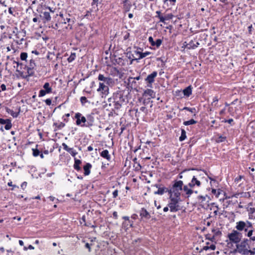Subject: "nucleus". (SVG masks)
I'll return each mask as SVG.
<instances>
[{
    "label": "nucleus",
    "instance_id": "f257e3e1",
    "mask_svg": "<svg viewBox=\"0 0 255 255\" xmlns=\"http://www.w3.org/2000/svg\"><path fill=\"white\" fill-rule=\"evenodd\" d=\"M128 103L127 96L125 95L124 91H121L114 93L113 96L108 99L107 105L109 104L112 111H115L119 110L123 105H126Z\"/></svg>",
    "mask_w": 255,
    "mask_h": 255
},
{
    "label": "nucleus",
    "instance_id": "f03ea898",
    "mask_svg": "<svg viewBox=\"0 0 255 255\" xmlns=\"http://www.w3.org/2000/svg\"><path fill=\"white\" fill-rule=\"evenodd\" d=\"M73 119H76L77 126L82 127L91 128L94 126L95 119L94 114L91 113L86 115V117L80 113H76Z\"/></svg>",
    "mask_w": 255,
    "mask_h": 255
},
{
    "label": "nucleus",
    "instance_id": "7ed1b4c3",
    "mask_svg": "<svg viewBox=\"0 0 255 255\" xmlns=\"http://www.w3.org/2000/svg\"><path fill=\"white\" fill-rule=\"evenodd\" d=\"M236 229L240 232H244L247 237L253 235L255 231L254 224L248 220L239 221L236 223Z\"/></svg>",
    "mask_w": 255,
    "mask_h": 255
},
{
    "label": "nucleus",
    "instance_id": "20e7f679",
    "mask_svg": "<svg viewBox=\"0 0 255 255\" xmlns=\"http://www.w3.org/2000/svg\"><path fill=\"white\" fill-rule=\"evenodd\" d=\"M183 186V182L182 180H174L172 186L169 189V195L180 198V192L182 190Z\"/></svg>",
    "mask_w": 255,
    "mask_h": 255
},
{
    "label": "nucleus",
    "instance_id": "39448f33",
    "mask_svg": "<svg viewBox=\"0 0 255 255\" xmlns=\"http://www.w3.org/2000/svg\"><path fill=\"white\" fill-rule=\"evenodd\" d=\"M170 202L168 204V206L170 209L171 212H176L179 210V202L180 201V198H177L169 196Z\"/></svg>",
    "mask_w": 255,
    "mask_h": 255
},
{
    "label": "nucleus",
    "instance_id": "423d86ee",
    "mask_svg": "<svg viewBox=\"0 0 255 255\" xmlns=\"http://www.w3.org/2000/svg\"><path fill=\"white\" fill-rule=\"evenodd\" d=\"M242 234L237 230H233L228 235V238L231 242L234 244H238L240 242Z\"/></svg>",
    "mask_w": 255,
    "mask_h": 255
},
{
    "label": "nucleus",
    "instance_id": "0eeeda50",
    "mask_svg": "<svg viewBox=\"0 0 255 255\" xmlns=\"http://www.w3.org/2000/svg\"><path fill=\"white\" fill-rule=\"evenodd\" d=\"M67 13L65 12V13H63L62 12H60L59 13V16L61 18L60 20L61 22L62 23L66 24L67 23H68V27H69L70 29H72V25L74 23V18H71L70 17H67Z\"/></svg>",
    "mask_w": 255,
    "mask_h": 255
},
{
    "label": "nucleus",
    "instance_id": "6e6552de",
    "mask_svg": "<svg viewBox=\"0 0 255 255\" xmlns=\"http://www.w3.org/2000/svg\"><path fill=\"white\" fill-rule=\"evenodd\" d=\"M109 88L104 83H100L99 87L97 89L98 92L101 93V96L102 98L106 97L109 94Z\"/></svg>",
    "mask_w": 255,
    "mask_h": 255
},
{
    "label": "nucleus",
    "instance_id": "1a4fd4ad",
    "mask_svg": "<svg viewBox=\"0 0 255 255\" xmlns=\"http://www.w3.org/2000/svg\"><path fill=\"white\" fill-rule=\"evenodd\" d=\"M46 9H48V11L45 10L41 11V14L40 15L41 18L43 20V22L44 23L48 22L51 20L50 12H54V11L52 10L51 8L50 7H46Z\"/></svg>",
    "mask_w": 255,
    "mask_h": 255
},
{
    "label": "nucleus",
    "instance_id": "9d476101",
    "mask_svg": "<svg viewBox=\"0 0 255 255\" xmlns=\"http://www.w3.org/2000/svg\"><path fill=\"white\" fill-rule=\"evenodd\" d=\"M157 75L156 71H153L150 74L148 75L145 78V81L147 83V87L152 88V84L154 82V79Z\"/></svg>",
    "mask_w": 255,
    "mask_h": 255
},
{
    "label": "nucleus",
    "instance_id": "9b49d317",
    "mask_svg": "<svg viewBox=\"0 0 255 255\" xmlns=\"http://www.w3.org/2000/svg\"><path fill=\"white\" fill-rule=\"evenodd\" d=\"M128 85L132 89L137 90L139 83L135 80L133 77H129L128 79Z\"/></svg>",
    "mask_w": 255,
    "mask_h": 255
},
{
    "label": "nucleus",
    "instance_id": "f8f14e48",
    "mask_svg": "<svg viewBox=\"0 0 255 255\" xmlns=\"http://www.w3.org/2000/svg\"><path fill=\"white\" fill-rule=\"evenodd\" d=\"M201 185V182L197 179L196 176H193L191 181L188 183V186L191 188H194L195 186L199 187Z\"/></svg>",
    "mask_w": 255,
    "mask_h": 255
},
{
    "label": "nucleus",
    "instance_id": "ddd939ff",
    "mask_svg": "<svg viewBox=\"0 0 255 255\" xmlns=\"http://www.w3.org/2000/svg\"><path fill=\"white\" fill-rule=\"evenodd\" d=\"M250 240L247 238H244L240 244L237 245L238 251L245 249L250 248L249 246Z\"/></svg>",
    "mask_w": 255,
    "mask_h": 255
},
{
    "label": "nucleus",
    "instance_id": "4468645a",
    "mask_svg": "<svg viewBox=\"0 0 255 255\" xmlns=\"http://www.w3.org/2000/svg\"><path fill=\"white\" fill-rule=\"evenodd\" d=\"M11 121L9 119H0V124L1 125H5L4 128L6 130L10 129L12 127Z\"/></svg>",
    "mask_w": 255,
    "mask_h": 255
},
{
    "label": "nucleus",
    "instance_id": "2eb2a0df",
    "mask_svg": "<svg viewBox=\"0 0 255 255\" xmlns=\"http://www.w3.org/2000/svg\"><path fill=\"white\" fill-rule=\"evenodd\" d=\"M189 187L188 184L183 186V189L185 192V197L189 198L191 195L194 193V190Z\"/></svg>",
    "mask_w": 255,
    "mask_h": 255
},
{
    "label": "nucleus",
    "instance_id": "dca6fc26",
    "mask_svg": "<svg viewBox=\"0 0 255 255\" xmlns=\"http://www.w3.org/2000/svg\"><path fill=\"white\" fill-rule=\"evenodd\" d=\"M248 212L249 219L251 220L255 219V208L245 207Z\"/></svg>",
    "mask_w": 255,
    "mask_h": 255
},
{
    "label": "nucleus",
    "instance_id": "f3484780",
    "mask_svg": "<svg viewBox=\"0 0 255 255\" xmlns=\"http://www.w3.org/2000/svg\"><path fill=\"white\" fill-rule=\"evenodd\" d=\"M100 156L103 158L106 159L108 161H111V156L107 149H104L100 153Z\"/></svg>",
    "mask_w": 255,
    "mask_h": 255
},
{
    "label": "nucleus",
    "instance_id": "a211bd4d",
    "mask_svg": "<svg viewBox=\"0 0 255 255\" xmlns=\"http://www.w3.org/2000/svg\"><path fill=\"white\" fill-rule=\"evenodd\" d=\"M13 63L16 64V67H17L16 71L19 73V74L20 75V76L21 77V78H22L23 79L28 78V77L26 73L24 74L23 72L20 71L18 69L19 66H20L21 67L23 65L22 63H20L19 62H16L14 60L13 61Z\"/></svg>",
    "mask_w": 255,
    "mask_h": 255
},
{
    "label": "nucleus",
    "instance_id": "6ab92c4d",
    "mask_svg": "<svg viewBox=\"0 0 255 255\" xmlns=\"http://www.w3.org/2000/svg\"><path fill=\"white\" fill-rule=\"evenodd\" d=\"M198 42H194L193 40H191L188 44L186 45V48L188 49H194L199 45Z\"/></svg>",
    "mask_w": 255,
    "mask_h": 255
},
{
    "label": "nucleus",
    "instance_id": "aec40b11",
    "mask_svg": "<svg viewBox=\"0 0 255 255\" xmlns=\"http://www.w3.org/2000/svg\"><path fill=\"white\" fill-rule=\"evenodd\" d=\"M173 17V15L172 13H167L164 16L159 17V21L165 23L166 20H169Z\"/></svg>",
    "mask_w": 255,
    "mask_h": 255
},
{
    "label": "nucleus",
    "instance_id": "412c9836",
    "mask_svg": "<svg viewBox=\"0 0 255 255\" xmlns=\"http://www.w3.org/2000/svg\"><path fill=\"white\" fill-rule=\"evenodd\" d=\"M140 216L141 218H144L146 219H149L150 218V215L148 212L144 208L141 209L139 212Z\"/></svg>",
    "mask_w": 255,
    "mask_h": 255
},
{
    "label": "nucleus",
    "instance_id": "4be33fe9",
    "mask_svg": "<svg viewBox=\"0 0 255 255\" xmlns=\"http://www.w3.org/2000/svg\"><path fill=\"white\" fill-rule=\"evenodd\" d=\"M167 192L169 194V189L164 186H161L159 188L157 191L154 192L155 194H158L160 195H163L164 193Z\"/></svg>",
    "mask_w": 255,
    "mask_h": 255
},
{
    "label": "nucleus",
    "instance_id": "5701e85b",
    "mask_svg": "<svg viewBox=\"0 0 255 255\" xmlns=\"http://www.w3.org/2000/svg\"><path fill=\"white\" fill-rule=\"evenodd\" d=\"M143 96H149L150 98H154L155 97V93L152 90L147 89L144 91Z\"/></svg>",
    "mask_w": 255,
    "mask_h": 255
},
{
    "label": "nucleus",
    "instance_id": "b1692460",
    "mask_svg": "<svg viewBox=\"0 0 255 255\" xmlns=\"http://www.w3.org/2000/svg\"><path fill=\"white\" fill-rule=\"evenodd\" d=\"M92 165L90 163H87L83 167L84 175L87 176L90 174Z\"/></svg>",
    "mask_w": 255,
    "mask_h": 255
},
{
    "label": "nucleus",
    "instance_id": "393cba45",
    "mask_svg": "<svg viewBox=\"0 0 255 255\" xmlns=\"http://www.w3.org/2000/svg\"><path fill=\"white\" fill-rule=\"evenodd\" d=\"M82 162L80 159H77L76 158H74V164L73 165V167L75 170L77 171H80L81 170V167L80 165L81 164Z\"/></svg>",
    "mask_w": 255,
    "mask_h": 255
},
{
    "label": "nucleus",
    "instance_id": "a878e982",
    "mask_svg": "<svg viewBox=\"0 0 255 255\" xmlns=\"http://www.w3.org/2000/svg\"><path fill=\"white\" fill-rule=\"evenodd\" d=\"M192 93V87L191 85H189L183 90V93L184 96L186 97H189Z\"/></svg>",
    "mask_w": 255,
    "mask_h": 255
},
{
    "label": "nucleus",
    "instance_id": "bb28decb",
    "mask_svg": "<svg viewBox=\"0 0 255 255\" xmlns=\"http://www.w3.org/2000/svg\"><path fill=\"white\" fill-rule=\"evenodd\" d=\"M24 68L26 69L27 70L26 74H27L28 77L33 76L34 75V71L33 70L34 68H32L28 67L26 65H24Z\"/></svg>",
    "mask_w": 255,
    "mask_h": 255
},
{
    "label": "nucleus",
    "instance_id": "cd10ccee",
    "mask_svg": "<svg viewBox=\"0 0 255 255\" xmlns=\"http://www.w3.org/2000/svg\"><path fill=\"white\" fill-rule=\"evenodd\" d=\"M137 53L139 54L138 58L132 59L131 61H132L134 60H137L138 59H142V58L145 57L146 56H147V55H149L151 53L148 51H146L145 52H141L138 51V52H137ZM131 63H132V62H131Z\"/></svg>",
    "mask_w": 255,
    "mask_h": 255
},
{
    "label": "nucleus",
    "instance_id": "c85d7f7f",
    "mask_svg": "<svg viewBox=\"0 0 255 255\" xmlns=\"http://www.w3.org/2000/svg\"><path fill=\"white\" fill-rule=\"evenodd\" d=\"M181 133L180 136L179 138V140L180 141H183L187 137L186 132V131L185 130V129L183 128H181Z\"/></svg>",
    "mask_w": 255,
    "mask_h": 255
},
{
    "label": "nucleus",
    "instance_id": "c756f323",
    "mask_svg": "<svg viewBox=\"0 0 255 255\" xmlns=\"http://www.w3.org/2000/svg\"><path fill=\"white\" fill-rule=\"evenodd\" d=\"M227 137L225 136H222L221 135H219L218 137L216 139V142L217 143H221L224 142L226 140Z\"/></svg>",
    "mask_w": 255,
    "mask_h": 255
},
{
    "label": "nucleus",
    "instance_id": "7c9ffc66",
    "mask_svg": "<svg viewBox=\"0 0 255 255\" xmlns=\"http://www.w3.org/2000/svg\"><path fill=\"white\" fill-rule=\"evenodd\" d=\"M44 90L46 91L47 93H50L52 92V88L50 86V84L49 83H45L43 86Z\"/></svg>",
    "mask_w": 255,
    "mask_h": 255
},
{
    "label": "nucleus",
    "instance_id": "2f4dec72",
    "mask_svg": "<svg viewBox=\"0 0 255 255\" xmlns=\"http://www.w3.org/2000/svg\"><path fill=\"white\" fill-rule=\"evenodd\" d=\"M219 100V98L218 96H215L213 98V102L211 104V106L212 107H217L218 103Z\"/></svg>",
    "mask_w": 255,
    "mask_h": 255
},
{
    "label": "nucleus",
    "instance_id": "473e14b6",
    "mask_svg": "<svg viewBox=\"0 0 255 255\" xmlns=\"http://www.w3.org/2000/svg\"><path fill=\"white\" fill-rule=\"evenodd\" d=\"M197 123V122L194 119H191L189 121H184L183 122V125L184 126H187L191 125H194L196 124Z\"/></svg>",
    "mask_w": 255,
    "mask_h": 255
},
{
    "label": "nucleus",
    "instance_id": "72a5a7b5",
    "mask_svg": "<svg viewBox=\"0 0 255 255\" xmlns=\"http://www.w3.org/2000/svg\"><path fill=\"white\" fill-rule=\"evenodd\" d=\"M76 57V53L74 52L71 53L70 56L68 58L67 61L69 63H71L74 60H75Z\"/></svg>",
    "mask_w": 255,
    "mask_h": 255
},
{
    "label": "nucleus",
    "instance_id": "f704fd0d",
    "mask_svg": "<svg viewBox=\"0 0 255 255\" xmlns=\"http://www.w3.org/2000/svg\"><path fill=\"white\" fill-rule=\"evenodd\" d=\"M6 112L8 114H10L11 115V116H12L13 118L17 117V116H18V114H19L18 113L14 112L13 111H12V110H10L8 108L6 109Z\"/></svg>",
    "mask_w": 255,
    "mask_h": 255
},
{
    "label": "nucleus",
    "instance_id": "c9c22d12",
    "mask_svg": "<svg viewBox=\"0 0 255 255\" xmlns=\"http://www.w3.org/2000/svg\"><path fill=\"white\" fill-rule=\"evenodd\" d=\"M131 7V4L129 2L123 4V8L125 12H128L130 10Z\"/></svg>",
    "mask_w": 255,
    "mask_h": 255
},
{
    "label": "nucleus",
    "instance_id": "e433bc0d",
    "mask_svg": "<svg viewBox=\"0 0 255 255\" xmlns=\"http://www.w3.org/2000/svg\"><path fill=\"white\" fill-rule=\"evenodd\" d=\"M222 190L219 189L217 191L214 188H212V193L216 196V197L218 198L221 194Z\"/></svg>",
    "mask_w": 255,
    "mask_h": 255
},
{
    "label": "nucleus",
    "instance_id": "4c0bfd02",
    "mask_svg": "<svg viewBox=\"0 0 255 255\" xmlns=\"http://www.w3.org/2000/svg\"><path fill=\"white\" fill-rule=\"evenodd\" d=\"M212 233H214L213 236H215V237H217V236H219L222 234L221 232L220 231L219 229H218V228L213 229L212 230Z\"/></svg>",
    "mask_w": 255,
    "mask_h": 255
},
{
    "label": "nucleus",
    "instance_id": "58836bf2",
    "mask_svg": "<svg viewBox=\"0 0 255 255\" xmlns=\"http://www.w3.org/2000/svg\"><path fill=\"white\" fill-rule=\"evenodd\" d=\"M110 79V78H109L108 77H105L102 74H99L98 76V80L100 81H103L105 82H108V80Z\"/></svg>",
    "mask_w": 255,
    "mask_h": 255
},
{
    "label": "nucleus",
    "instance_id": "ea45409f",
    "mask_svg": "<svg viewBox=\"0 0 255 255\" xmlns=\"http://www.w3.org/2000/svg\"><path fill=\"white\" fill-rule=\"evenodd\" d=\"M67 151L69 152L73 157H75L78 154V152L75 149H74L73 148L69 147V149Z\"/></svg>",
    "mask_w": 255,
    "mask_h": 255
},
{
    "label": "nucleus",
    "instance_id": "a19ab883",
    "mask_svg": "<svg viewBox=\"0 0 255 255\" xmlns=\"http://www.w3.org/2000/svg\"><path fill=\"white\" fill-rule=\"evenodd\" d=\"M238 252L243 255H247L249 254V252H251V250H249L248 248L245 249L243 250H240Z\"/></svg>",
    "mask_w": 255,
    "mask_h": 255
},
{
    "label": "nucleus",
    "instance_id": "79ce46f5",
    "mask_svg": "<svg viewBox=\"0 0 255 255\" xmlns=\"http://www.w3.org/2000/svg\"><path fill=\"white\" fill-rule=\"evenodd\" d=\"M123 219L125 221H127L129 222V227L132 228L133 227V221L129 219V217L128 216H123L122 217Z\"/></svg>",
    "mask_w": 255,
    "mask_h": 255
},
{
    "label": "nucleus",
    "instance_id": "37998d69",
    "mask_svg": "<svg viewBox=\"0 0 255 255\" xmlns=\"http://www.w3.org/2000/svg\"><path fill=\"white\" fill-rule=\"evenodd\" d=\"M182 110H186L192 113H195L196 111V110L195 108H190L187 107H184Z\"/></svg>",
    "mask_w": 255,
    "mask_h": 255
},
{
    "label": "nucleus",
    "instance_id": "c03bdc74",
    "mask_svg": "<svg viewBox=\"0 0 255 255\" xmlns=\"http://www.w3.org/2000/svg\"><path fill=\"white\" fill-rule=\"evenodd\" d=\"M54 126H55L58 129H60L64 128L65 126V124L62 122H60L59 123H54Z\"/></svg>",
    "mask_w": 255,
    "mask_h": 255
},
{
    "label": "nucleus",
    "instance_id": "a18cd8bd",
    "mask_svg": "<svg viewBox=\"0 0 255 255\" xmlns=\"http://www.w3.org/2000/svg\"><path fill=\"white\" fill-rule=\"evenodd\" d=\"M162 40L161 39H157L154 41V44L153 46H156V48H158L161 45Z\"/></svg>",
    "mask_w": 255,
    "mask_h": 255
},
{
    "label": "nucleus",
    "instance_id": "49530a36",
    "mask_svg": "<svg viewBox=\"0 0 255 255\" xmlns=\"http://www.w3.org/2000/svg\"><path fill=\"white\" fill-rule=\"evenodd\" d=\"M20 58L21 60H26L27 58V53L26 52H21L20 55Z\"/></svg>",
    "mask_w": 255,
    "mask_h": 255
},
{
    "label": "nucleus",
    "instance_id": "de8ad7c7",
    "mask_svg": "<svg viewBox=\"0 0 255 255\" xmlns=\"http://www.w3.org/2000/svg\"><path fill=\"white\" fill-rule=\"evenodd\" d=\"M28 66L32 68H35V67H36V64L32 58L30 60Z\"/></svg>",
    "mask_w": 255,
    "mask_h": 255
},
{
    "label": "nucleus",
    "instance_id": "09e8293b",
    "mask_svg": "<svg viewBox=\"0 0 255 255\" xmlns=\"http://www.w3.org/2000/svg\"><path fill=\"white\" fill-rule=\"evenodd\" d=\"M80 102L83 106L85 105L87 103H89V102L87 99V98L85 96L81 97L80 98Z\"/></svg>",
    "mask_w": 255,
    "mask_h": 255
},
{
    "label": "nucleus",
    "instance_id": "8fccbe9b",
    "mask_svg": "<svg viewBox=\"0 0 255 255\" xmlns=\"http://www.w3.org/2000/svg\"><path fill=\"white\" fill-rule=\"evenodd\" d=\"M216 178V176H214V177H213L212 178H210V184L211 186H212L213 184L214 183H216L217 184H218V182L217 181Z\"/></svg>",
    "mask_w": 255,
    "mask_h": 255
},
{
    "label": "nucleus",
    "instance_id": "3c124183",
    "mask_svg": "<svg viewBox=\"0 0 255 255\" xmlns=\"http://www.w3.org/2000/svg\"><path fill=\"white\" fill-rule=\"evenodd\" d=\"M8 13L13 16H15L16 11L14 8L10 7L8 8Z\"/></svg>",
    "mask_w": 255,
    "mask_h": 255
},
{
    "label": "nucleus",
    "instance_id": "603ef678",
    "mask_svg": "<svg viewBox=\"0 0 255 255\" xmlns=\"http://www.w3.org/2000/svg\"><path fill=\"white\" fill-rule=\"evenodd\" d=\"M202 171L205 173V175H206L207 176L208 178L209 179H210V178H212L215 176L212 173H211L209 171H207L204 170H203Z\"/></svg>",
    "mask_w": 255,
    "mask_h": 255
},
{
    "label": "nucleus",
    "instance_id": "864d4df0",
    "mask_svg": "<svg viewBox=\"0 0 255 255\" xmlns=\"http://www.w3.org/2000/svg\"><path fill=\"white\" fill-rule=\"evenodd\" d=\"M48 93H47V92H46L45 90H44L43 89H41L39 91L38 96L39 97H43L44 96H45L46 94H48Z\"/></svg>",
    "mask_w": 255,
    "mask_h": 255
},
{
    "label": "nucleus",
    "instance_id": "5fc2aeb1",
    "mask_svg": "<svg viewBox=\"0 0 255 255\" xmlns=\"http://www.w3.org/2000/svg\"><path fill=\"white\" fill-rule=\"evenodd\" d=\"M206 239H208L212 242H213L215 240V236H211L210 234L206 235Z\"/></svg>",
    "mask_w": 255,
    "mask_h": 255
},
{
    "label": "nucleus",
    "instance_id": "6e6d98bb",
    "mask_svg": "<svg viewBox=\"0 0 255 255\" xmlns=\"http://www.w3.org/2000/svg\"><path fill=\"white\" fill-rule=\"evenodd\" d=\"M33 155L35 157L38 156L39 155L40 151L37 149H32Z\"/></svg>",
    "mask_w": 255,
    "mask_h": 255
},
{
    "label": "nucleus",
    "instance_id": "4d7b16f0",
    "mask_svg": "<svg viewBox=\"0 0 255 255\" xmlns=\"http://www.w3.org/2000/svg\"><path fill=\"white\" fill-rule=\"evenodd\" d=\"M111 72L112 73V74H113L114 75L118 74L119 72L118 69L116 67L112 68V69L111 70Z\"/></svg>",
    "mask_w": 255,
    "mask_h": 255
},
{
    "label": "nucleus",
    "instance_id": "13d9d810",
    "mask_svg": "<svg viewBox=\"0 0 255 255\" xmlns=\"http://www.w3.org/2000/svg\"><path fill=\"white\" fill-rule=\"evenodd\" d=\"M223 122L224 123H228L231 125H233L234 124V120L233 119H230L229 120H226L225 119L224 121H223Z\"/></svg>",
    "mask_w": 255,
    "mask_h": 255
},
{
    "label": "nucleus",
    "instance_id": "bf43d9fd",
    "mask_svg": "<svg viewBox=\"0 0 255 255\" xmlns=\"http://www.w3.org/2000/svg\"><path fill=\"white\" fill-rule=\"evenodd\" d=\"M91 246H92V244H90L88 243H86L85 247V248L87 249L88 250V252L90 253L92 251L91 250Z\"/></svg>",
    "mask_w": 255,
    "mask_h": 255
},
{
    "label": "nucleus",
    "instance_id": "052dcab7",
    "mask_svg": "<svg viewBox=\"0 0 255 255\" xmlns=\"http://www.w3.org/2000/svg\"><path fill=\"white\" fill-rule=\"evenodd\" d=\"M50 200V201L54 202L56 201V203H57L59 201V200L58 199H56L55 197H53L52 196H49L48 198Z\"/></svg>",
    "mask_w": 255,
    "mask_h": 255
},
{
    "label": "nucleus",
    "instance_id": "680f3d73",
    "mask_svg": "<svg viewBox=\"0 0 255 255\" xmlns=\"http://www.w3.org/2000/svg\"><path fill=\"white\" fill-rule=\"evenodd\" d=\"M129 226V222H124L122 223V226L124 228L126 229V230L128 229V227Z\"/></svg>",
    "mask_w": 255,
    "mask_h": 255
},
{
    "label": "nucleus",
    "instance_id": "e2e57ef3",
    "mask_svg": "<svg viewBox=\"0 0 255 255\" xmlns=\"http://www.w3.org/2000/svg\"><path fill=\"white\" fill-rule=\"evenodd\" d=\"M29 173L35 172L36 171V168L34 166H29Z\"/></svg>",
    "mask_w": 255,
    "mask_h": 255
},
{
    "label": "nucleus",
    "instance_id": "0e129e2a",
    "mask_svg": "<svg viewBox=\"0 0 255 255\" xmlns=\"http://www.w3.org/2000/svg\"><path fill=\"white\" fill-rule=\"evenodd\" d=\"M148 41L150 43V44H151V45H152V46H154V41L153 38V37L152 36H149V38H148Z\"/></svg>",
    "mask_w": 255,
    "mask_h": 255
},
{
    "label": "nucleus",
    "instance_id": "69168bd1",
    "mask_svg": "<svg viewBox=\"0 0 255 255\" xmlns=\"http://www.w3.org/2000/svg\"><path fill=\"white\" fill-rule=\"evenodd\" d=\"M118 190L117 189L115 190L113 192V197L114 198H116L117 197V196H118Z\"/></svg>",
    "mask_w": 255,
    "mask_h": 255
},
{
    "label": "nucleus",
    "instance_id": "338daca9",
    "mask_svg": "<svg viewBox=\"0 0 255 255\" xmlns=\"http://www.w3.org/2000/svg\"><path fill=\"white\" fill-rule=\"evenodd\" d=\"M63 149L66 150V151H68L69 147L67 146V145L65 143H63L62 144Z\"/></svg>",
    "mask_w": 255,
    "mask_h": 255
},
{
    "label": "nucleus",
    "instance_id": "774afa93",
    "mask_svg": "<svg viewBox=\"0 0 255 255\" xmlns=\"http://www.w3.org/2000/svg\"><path fill=\"white\" fill-rule=\"evenodd\" d=\"M45 103L48 106H50L51 104V100L50 99H47L45 100Z\"/></svg>",
    "mask_w": 255,
    "mask_h": 255
}]
</instances>
